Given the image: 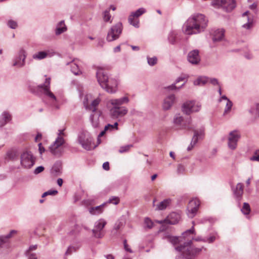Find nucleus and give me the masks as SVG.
<instances>
[{"mask_svg": "<svg viewBox=\"0 0 259 259\" xmlns=\"http://www.w3.org/2000/svg\"><path fill=\"white\" fill-rule=\"evenodd\" d=\"M57 193L58 191L57 190H49L44 193L41 197L44 198L48 195H55Z\"/></svg>", "mask_w": 259, "mask_h": 259, "instance_id": "obj_47", "label": "nucleus"}, {"mask_svg": "<svg viewBox=\"0 0 259 259\" xmlns=\"http://www.w3.org/2000/svg\"><path fill=\"white\" fill-rule=\"evenodd\" d=\"M250 113H259V103L254 104L248 110Z\"/></svg>", "mask_w": 259, "mask_h": 259, "instance_id": "obj_38", "label": "nucleus"}, {"mask_svg": "<svg viewBox=\"0 0 259 259\" xmlns=\"http://www.w3.org/2000/svg\"><path fill=\"white\" fill-rule=\"evenodd\" d=\"M203 247L197 248L192 245V240L185 242L183 245L175 247L177 251L182 252V255L185 259H194Z\"/></svg>", "mask_w": 259, "mask_h": 259, "instance_id": "obj_2", "label": "nucleus"}, {"mask_svg": "<svg viewBox=\"0 0 259 259\" xmlns=\"http://www.w3.org/2000/svg\"><path fill=\"white\" fill-rule=\"evenodd\" d=\"M251 161H259V150L256 151L254 155L250 158Z\"/></svg>", "mask_w": 259, "mask_h": 259, "instance_id": "obj_50", "label": "nucleus"}, {"mask_svg": "<svg viewBox=\"0 0 259 259\" xmlns=\"http://www.w3.org/2000/svg\"><path fill=\"white\" fill-rule=\"evenodd\" d=\"M197 142H196V139H192L190 145L187 148V150L188 151H191L193 149V148L195 146V145L197 144Z\"/></svg>", "mask_w": 259, "mask_h": 259, "instance_id": "obj_52", "label": "nucleus"}, {"mask_svg": "<svg viewBox=\"0 0 259 259\" xmlns=\"http://www.w3.org/2000/svg\"><path fill=\"white\" fill-rule=\"evenodd\" d=\"M208 81L213 85L219 86L220 85L218 80L215 78H209Z\"/></svg>", "mask_w": 259, "mask_h": 259, "instance_id": "obj_51", "label": "nucleus"}, {"mask_svg": "<svg viewBox=\"0 0 259 259\" xmlns=\"http://www.w3.org/2000/svg\"><path fill=\"white\" fill-rule=\"evenodd\" d=\"M196 241H202L203 242H206V239L205 238H202L201 237H197L194 239Z\"/></svg>", "mask_w": 259, "mask_h": 259, "instance_id": "obj_60", "label": "nucleus"}, {"mask_svg": "<svg viewBox=\"0 0 259 259\" xmlns=\"http://www.w3.org/2000/svg\"><path fill=\"white\" fill-rule=\"evenodd\" d=\"M133 147L132 144L127 145L125 146H121L119 149V152L120 153H123L128 152L130 149Z\"/></svg>", "mask_w": 259, "mask_h": 259, "instance_id": "obj_41", "label": "nucleus"}, {"mask_svg": "<svg viewBox=\"0 0 259 259\" xmlns=\"http://www.w3.org/2000/svg\"><path fill=\"white\" fill-rule=\"evenodd\" d=\"M177 33L174 31H171L168 36V40L169 42L172 45H174L176 43V39Z\"/></svg>", "mask_w": 259, "mask_h": 259, "instance_id": "obj_35", "label": "nucleus"}, {"mask_svg": "<svg viewBox=\"0 0 259 259\" xmlns=\"http://www.w3.org/2000/svg\"><path fill=\"white\" fill-rule=\"evenodd\" d=\"M78 141L82 147L87 150H91L95 147L93 139L87 131H82L79 134Z\"/></svg>", "mask_w": 259, "mask_h": 259, "instance_id": "obj_7", "label": "nucleus"}, {"mask_svg": "<svg viewBox=\"0 0 259 259\" xmlns=\"http://www.w3.org/2000/svg\"><path fill=\"white\" fill-rule=\"evenodd\" d=\"M200 205L199 201L193 199L189 201L187 207V214L190 218H193L196 214Z\"/></svg>", "mask_w": 259, "mask_h": 259, "instance_id": "obj_15", "label": "nucleus"}, {"mask_svg": "<svg viewBox=\"0 0 259 259\" xmlns=\"http://www.w3.org/2000/svg\"><path fill=\"white\" fill-rule=\"evenodd\" d=\"M201 108V103L196 100H187L183 103L181 106L182 111L184 113L198 112Z\"/></svg>", "mask_w": 259, "mask_h": 259, "instance_id": "obj_9", "label": "nucleus"}, {"mask_svg": "<svg viewBox=\"0 0 259 259\" xmlns=\"http://www.w3.org/2000/svg\"><path fill=\"white\" fill-rule=\"evenodd\" d=\"M26 53L23 49H21L18 55L14 58L13 66L18 68H21L25 65Z\"/></svg>", "mask_w": 259, "mask_h": 259, "instance_id": "obj_13", "label": "nucleus"}, {"mask_svg": "<svg viewBox=\"0 0 259 259\" xmlns=\"http://www.w3.org/2000/svg\"><path fill=\"white\" fill-rule=\"evenodd\" d=\"M48 56V53L45 51H40L34 54L32 56L33 58L36 60H41L46 58Z\"/></svg>", "mask_w": 259, "mask_h": 259, "instance_id": "obj_33", "label": "nucleus"}, {"mask_svg": "<svg viewBox=\"0 0 259 259\" xmlns=\"http://www.w3.org/2000/svg\"><path fill=\"white\" fill-rule=\"evenodd\" d=\"M38 147H39V153L41 154L43 152H45V148L42 146V144L41 143H39L38 144Z\"/></svg>", "mask_w": 259, "mask_h": 259, "instance_id": "obj_61", "label": "nucleus"}, {"mask_svg": "<svg viewBox=\"0 0 259 259\" xmlns=\"http://www.w3.org/2000/svg\"><path fill=\"white\" fill-rule=\"evenodd\" d=\"M165 238H166L167 241L170 242L174 245L179 244L181 241L180 238L176 236L168 235L165 236Z\"/></svg>", "mask_w": 259, "mask_h": 259, "instance_id": "obj_34", "label": "nucleus"}, {"mask_svg": "<svg viewBox=\"0 0 259 259\" xmlns=\"http://www.w3.org/2000/svg\"><path fill=\"white\" fill-rule=\"evenodd\" d=\"M17 231L15 230H11L10 233L6 235L0 236V247L5 243L8 242L9 240L12 237V236L17 234Z\"/></svg>", "mask_w": 259, "mask_h": 259, "instance_id": "obj_26", "label": "nucleus"}, {"mask_svg": "<svg viewBox=\"0 0 259 259\" xmlns=\"http://www.w3.org/2000/svg\"><path fill=\"white\" fill-rule=\"evenodd\" d=\"M103 168L106 170H108L110 169L109 163L108 162H105L103 164Z\"/></svg>", "mask_w": 259, "mask_h": 259, "instance_id": "obj_59", "label": "nucleus"}, {"mask_svg": "<svg viewBox=\"0 0 259 259\" xmlns=\"http://www.w3.org/2000/svg\"><path fill=\"white\" fill-rule=\"evenodd\" d=\"M128 98L126 97L117 99H111L108 102V106L110 104L112 106L111 111L112 113H127V109L123 106H121L124 103L128 102Z\"/></svg>", "mask_w": 259, "mask_h": 259, "instance_id": "obj_8", "label": "nucleus"}, {"mask_svg": "<svg viewBox=\"0 0 259 259\" xmlns=\"http://www.w3.org/2000/svg\"><path fill=\"white\" fill-rule=\"evenodd\" d=\"M7 25L12 29H15L17 27V23L12 20H10L7 23Z\"/></svg>", "mask_w": 259, "mask_h": 259, "instance_id": "obj_46", "label": "nucleus"}, {"mask_svg": "<svg viewBox=\"0 0 259 259\" xmlns=\"http://www.w3.org/2000/svg\"><path fill=\"white\" fill-rule=\"evenodd\" d=\"M247 22L244 24L242 25V27L246 29H249L252 27L253 25V19L250 18L249 17H247Z\"/></svg>", "mask_w": 259, "mask_h": 259, "instance_id": "obj_40", "label": "nucleus"}, {"mask_svg": "<svg viewBox=\"0 0 259 259\" xmlns=\"http://www.w3.org/2000/svg\"><path fill=\"white\" fill-rule=\"evenodd\" d=\"M193 226L192 228L189 230H186L185 232L182 234V235L184 238H185L186 235L189 234H195V229L194 226L195 225V223L194 221L192 222Z\"/></svg>", "mask_w": 259, "mask_h": 259, "instance_id": "obj_44", "label": "nucleus"}, {"mask_svg": "<svg viewBox=\"0 0 259 259\" xmlns=\"http://www.w3.org/2000/svg\"><path fill=\"white\" fill-rule=\"evenodd\" d=\"M106 222L103 219H101L97 221L95 224V228L92 230V232L94 237L96 238H102L104 234L102 230L106 224Z\"/></svg>", "mask_w": 259, "mask_h": 259, "instance_id": "obj_14", "label": "nucleus"}, {"mask_svg": "<svg viewBox=\"0 0 259 259\" xmlns=\"http://www.w3.org/2000/svg\"><path fill=\"white\" fill-rule=\"evenodd\" d=\"M122 31V25L121 22H118L115 25L111 27L107 32L106 40L109 41H113L117 39Z\"/></svg>", "mask_w": 259, "mask_h": 259, "instance_id": "obj_10", "label": "nucleus"}, {"mask_svg": "<svg viewBox=\"0 0 259 259\" xmlns=\"http://www.w3.org/2000/svg\"><path fill=\"white\" fill-rule=\"evenodd\" d=\"M243 193V185L242 183H238L235 189L234 190V194L238 200H240Z\"/></svg>", "mask_w": 259, "mask_h": 259, "instance_id": "obj_27", "label": "nucleus"}, {"mask_svg": "<svg viewBox=\"0 0 259 259\" xmlns=\"http://www.w3.org/2000/svg\"><path fill=\"white\" fill-rule=\"evenodd\" d=\"M110 10H106L103 13V20L105 22H109L110 23L112 22V21L110 20L111 16L110 14Z\"/></svg>", "mask_w": 259, "mask_h": 259, "instance_id": "obj_37", "label": "nucleus"}, {"mask_svg": "<svg viewBox=\"0 0 259 259\" xmlns=\"http://www.w3.org/2000/svg\"><path fill=\"white\" fill-rule=\"evenodd\" d=\"M180 215L175 212L170 213L167 217L164 220V221H166L167 224L170 225L177 224L180 220Z\"/></svg>", "mask_w": 259, "mask_h": 259, "instance_id": "obj_22", "label": "nucleus"}, {"mask_svg": "<svg viewBox=\"0 0 259 259\" xmlns=\"http://www.w3.org/2000/svg\"><path fill=\"white\" fill-rule=\"evenodd\" d=\"M146 12L145 9L141 8L138 9L135 12L131 13V15L128 17V21L130 24L132 25L135 27H139V21H135L134 18L135 17L138 18L144 14Z\"/></svg>", "mask_w": 259, "mask_h": 259, "instance_id": "obj_17", "label": "nucleus"}, {"mask_svg": "<svg viewBox=\"0 0 259 259\" xmlns=\"http://www.w3.org/2000/svg\"><path fill=\"white\" fill-rule=\"evenodd\" d=\"M74 247H72V246H69L67 250H66V252H65V254L66 255H69L70 254L72 251L74 250Z\"/></svg>", "mask_w": 259, "mask_h": 259, "instance_id": "obj_57", "label": "nucleus"}, {"mask_svg": "<svg viewBox=\"0 0 259 259\" xmlns=\"http://www.w3.org/2000/svg\"><path fill=\"white\" fill-rule=\"evenodd\" d=\"M242 213L245 215L248 214L250 211V208L249 204L248 203L244 202L243 207L241 209Z\"/></svg>", "mask_w": 259, "mask_h": 259, "instance_id": "obj_39", "label": "nucleus"}, {"mask_svg": "<svg viewBox=\"0 0 259 259\" xmlns=\"http://www.w3.org/2000/svg\"><path fill=\"white\" fill-rule=\"evenodd\" d=\"M177 98L174 94L167 96L163 100L162 108L164 111L168 110L176 102Z\"/></svg>", "mask_w": 259, "mask_h": 259, "instance_id": "obj_19", "label": "nucleus"}, {"mask_svg": "<svg viewBox=\"0 0 259 259\" xmlns=\"http://www.w3.org/2000/svg\"><path fill=\"white\" fill-rule=\"evenodd\" d=\"M178 172L179 174H182L185 171V167L182 164H179L177 168Z\"/></svg>", "mask_w": 259, "mask_h": 259, "instance_id": "obj_55", "label": "nucleus"}, {"mask_svg": "<svg viewBox=\"0 0 259 259\" xmlns=\"http://www.w3.org/2000/svg\"><path fill=\"white\" fill-rule=\"evenodd\" d=\"M175 126L178 129H193V126L191 124V119L190 114H185V116H181L180 114H177L173 120Z\"/></svg>", "mask_w": 259, "mask_h": 259, "instance_id": "obj_5", "label": "nucleus"}, {"mask_svg": "<svg viewBox=\"0 0 259 259\" xmlns=\"http://www.w3.org/2000/svg\"><path fill=\"white\" fill-rule=\"evenodd\" d=\"M240 138L238 131L234 130L229 133L228 137L227 145L231 150H235L237 147L238 142Z\"/></svg>", "mask_w": 259, "mask_h": 259, "instance_id": "obj_11", "label": "nucleus"}, {"mask_svg": "<svg viewBox=\"0 0 259 259\" xmlns=\"http://www.w3.org/2000/svg\"><path fill=\"white\" fill-rule=\"evenodd\" d=\"M193 128L194 127L193 126ZM194 131V136L192 139H196V142H198L199 139H202L204 135V130L203 127H201L198 130L192 129Z\"/></svg>", "mask_w": 259, "mask_h": 259, "instance_id": "obj_28", "label": "nucleus"}, {"mask_svg": "<svg viewBox=\"0 0 259 259\" xmlns=\"http://www.w3.org/2000/svg\"><path fill=\"white\" fill-rule=\"evenodd\" d=\"M208 19L201 14H197L189 18L183 24L182 30L187 35L203 31L207 26Z\"/></svg>", "mask_w": 259, "mask_h": 259, "instance_id": "obj_1", "label": "nucleus"}, {"mask_svg": "<svg viewBox=\"0 0 259 259\" xmlns=\"http://www.w3.org/2000/svg\"><path fill=\"white\" fill-rule=\"evenodd\" d=\"M225 30L223 29H218L214 31L212 34V40L213 42L221 41L224 36Z\"/></svg>", "mask_w": 259, "mask_h": 259, "instance_id": "obj_24", "label": "nucleus"}, {"mask_svg": "<svg viewBox=\"0 0 259 259\" xmlns=\"http://www.w3.org/2000/svg\"><path fill=\"white\" fill-rule=\"evenodd\" d=\"M79 97L82 100L83 107L87 112H96L97 108L101 102L100 98L93 99L92 95L90 94H87L84 95L83 92L79 91Z\"/></svg>", "mask_w": 259, "mask_h": 259, "instance_id": "obj_3", "label": "nucleus"}, {"mask_svg": "<svg viewBox=\"0 0 259 259\" xmlns=\"http://www.w3.org/2000/svg\"><path fill=\"white\" fill-rule=\"evenodd\" d=\"M101 114H92L90 117L93 126L94 128H98L100 127V124L103 121L104 117L101 116Z\"/></svg>", "mask_w": 259, "mask_h": 259, "instance_id": "obj_23", "label": "nucleus"}, {"mask_svg": "<svg viewBox=\"0 0 259 259\" xmlns=\"http://www.w3.org/2000/svg\"><path fill=\"white\" fill-rule=\"evenodd\" d=\"M185 79V78L183 76H180L178 78H177V79L175 81L176 83H178V82L183 81Z\"/></svg>", "mask_w": 259, "mask_h": 259, "instance_id": "obj_63", "label": "nucleus"}, {"mask_svg": "<svg viewBox=\"0 0 259 259\" xmlns=\"http://www.w3.org/2000/svg\"><path fill=\"white\" fill-rule=\"evenodd\" d=\"M117 80L115 78L110 77L106 82V87H102V88L107 92L113 94L117 91Z\"/></svg>", "mask_w": 259, "mask_h": 259, "instance_id": "obj_18", "label": "nucleus"}, {"mask_svg": "<svg viewBox=\"0 0 259 259\" xmlns=\"http://www.w3.org/2000/svg\"><path fill=\"white\" fill-rule=\"evenodd\" d=\"M96 76L98 83L101 87H105L106 82L109 78L106 71L104 70L102 68H99L97 69L96 72Z\"/></svg>", "mask_w": 259, "mask_h": 259, "instance_id": "obj_16", "label": "nucleus"}, {"mask_svg": "<svg viewBox=\"0 0 259 259\" xmlns=\"http://www.w3.org/2000/svg\"><path fill=\"white\" fill-rule=\"evenodd\" d=\"M50 77L47 78L44 84L37 85V87H29V90L31 93L36 95H39V93H43L48 96L53 101H56V98L54 94L50 91Z\"/></svg>", "mask_w": 259, "mask_h": 259, "instance_id": "obj_4", "label": "nucleus"}, {"mask_svg": "<svg viewBox=\"0 0 259 259\" xmlns=\"http://www.w3.org/2000/svg\"><path fill=\"white\" fill-rule=\"evenodd\" d=\"M105 131H108L109 130H112L113 129V126L112 124H108L105 126Z\"/></svg>", "mask_w": 259, "mask_h": 259, "instance_id": "obj_62", "label": "nucleus"}, {"mask_svg": "<svg viewBox=\"0 0 259 259\" xmlns=\"http://www.w3.org/2000/svg\"><path fill=\"white\" fill-rule=\"evenodd\" d=\"M28 259H37V256L35 253H28Z\"/></svg>", "mask_w": 259, "mask_h": 259, "instance_id": "obj_58", "label": "nucleus"}, {"mask_svg": "<svg viewBox=\"0 0 259 259\" xmlns=\"http://www.w3.org/2000/svg\"><path fill=\"white\" fill-rule=\"evenodd\" d=\"M119 202V198L118 197L113 196L111 197L108 201V203H113L115 205L118 204Z\"/></svg>", "mask_w": 259, "mask_h": 259, "instance_id": "obj_45", "label": "nucleus"}, {"mask_svg": "<svg viewBox=\"0 0 259 259\" xmlns=\"http://www.w3.org/2000/svg\"><path fill=\"white\" fill-rule=\"evenodd\" d=\"M44 170V167H43L42 166H39L35 169V170L34 171V173L36 175L38 174L40 172H42Z\"/></svg>", "mask_w": 259, "mask_h": 259, "instance_id": "obj_54", "label": "nucleus"}, {"mask_svg": "<svg viewBox=\"0 0 259 259\" xmlns=\"http://www.w3.org/2000/svg\"><path fill=\"white\" fill-rule=\"evenodd\" d=\"M144 223L148 228L151 229L153 226L152 221L148 218H145Z\"/></svg>", "mask_w": 259, "mask_h": 259, "instance_id": "obj_49", "label": "nucleus"}, {"mask_svg": "<svg viewBox=\"0 0 259 259\" xmlns=\"http://www.w3.org/2000/svg\"><path fill=\"white\" fill-rule=\"evenodd\" d=\"M64 131V129L58 130L57 138L49 147L52 154L58 157L60 156L62 152L59 148L65 143V140L63 138L65 135Z\"/></svg>", "mask_w": 259, "mask_h": 259, "instance_id": "obj_6", "label": "nucleus"}, {"mask_svg": "<svg viewBox=\"0 0 259 259\" xmlns=\"http://www.w3.org/2000/svg\"><path fill=\"white\" fill-rule=\"evenodd\" d=\"M11 119V114H2L0 116V126H4Z\"/></svg>", "mask_w": 259, "mask_h": 259, "instance_id": "obj_32", "label": "nucleus"}, {"mask_svg": "<svg viewBox=\"0 0 259 259\" xmlns=\"http://www.w3.org/2000/svg\"><path fill=\"white\" fill-rule=\"evenodd\" d=\"M250 9L252 10H256L257 8V4L256 3H253L249 7Z\"/></svg>", "mask_w": 259, "mask_h": 259, "instance_id": "obj_64", "label": "nucleus"}, {"mask_svg": "<svg viewBox=\"0 0 259 259\" xmlns=\"http://www.w3.org/2000/svg\"><path fill=\"white\" fill-rule=\"evenodd\" d=\"M185 83L184 82V83H183L182 84L181 86H180L179 87H177L176 85V84L177 83H176V82H175L174 83L171 84L170 85H168V86L164 87V89H166V90H180L181 88H182L185 85Z\"/></svg>", "mask_w": 259, "mask_h": 259, "instance_id": "obj_42", "label": "nucleus"}, {"mask_svg": "<svg viewBox=\"0 0 259 259\" xmlns=\"http://www.w3.org/2000/svg\"><path fill=\"white\" fill-rule=\"evenodd\" d=\"M67 28L63 20L61 21L57 25L55 33L57 35H60L66 31Z\"/></svg>", "mask_w": 259, "mask_h": 259, "instance_id": "obj_30", "label": "nucleus"}, {"mask_svg": "<svg viewBox=\"0 0 259 259\" xmlns=\"http://www.w3.org/2000/svg\"><path fill=\"white\" fill-rule=\"evenodd\" d=\"M123 245L124 249L130 253H133L132 250L129 247L128 245L127 244L126 240H124L123 241Z\"/></svg>", "mask_w": 259, "mask_h": 259, "instance_id": "obj_53", "label": "nucleus"}, {"mask_svg": "<svg viewBox=\"0 0 259 259\" xmlns=\"http://www.w3.org/2000/svg\"><path fill=\"white\" fill-rule=\"evenodd\" d=\"M17 152L14 151H9L7 152L6 159L13 160L17 157Z\"/></svg>", "mask_w": 259, "mask_h": 259, "instance_id": "obj_36", "label": "nucleus"}, {"mask_svg": "<svg viewBox=\"0 0 259 259\" xmlns=\"http://www.w3.org/2000/svg\"><path fill=\"white\" fill-rule=\"evenodd\" d=\"M67 65L70 64L71 71L75 75H79L81 73L79 69L78 65L77 62H75V60H72L70 63H67Z\"/></svg>", "mask_w": 259, "mask_h": 259, "instance_id": "obj_29", "label": "nucleus"}, {"mask_svg": "<svg viewBox=\"0 0 259 259\" xmlns=\"http://www.w3.org/2000/svg\"><path fill=\"white\" fill-rule=\"evenodd\" d=\"M209 77L206 76H200L194 81L195 85H204L208 82Z\"/></svg>", "mask_w": 259, "mask_h": 259, "instance_id": "obj_31", "label": "nucleus"}, {"mask_svg": "<svg viewBox=\"0 0 259 259\" xmlns=\"http://www.w3.org/2000/svg\"><path fill=\"white\" fill-rule=\"evenodd\" d=\"M188 61L192 64H198L200 61L199 51L198 50H194L190 51L187 56Z\"/></svg>", "mask_w": 259, "mask_h": 259, "instance_id": "obj_20", "label": "nucleus"}, {"mask_svg": "<svg viewBox=\"0 0 259 259\" xmlns=\"http://www.w3.org/2000/svg\"><path fill=\"white\" fill-rule=\"evenodd\" d=\"M156 199L155 198L153 201V205L156 206L155 210H162L166 209L171 203V199L167 198L159 202L157 205H155Z\"/></svg>", "mask_w": 259, "mask_h": 259, "instance_id": "obj_21", "label": "nucleus"}, {"mask_svg": "<svg viewBox=\"0 0 259 259\" xmlns=\"http://www.w3.org/2000/svg\"><path fill=\"white\" fill-rule=\"evenodd\" d=\"M106 204V203H104L99 206L91 207L89 208V211L92 215H99L103 212Z\"/></svg>", "mask_w": 259, "mask_h": 259, "instance_id": "obj_25", "label": "nucleus"}, {"mask_svg": "<svg viewBox=\"0 0 259 259\" xmlns=\"http://www.w3.org/2000/svg\"><path fill=\"white\" fill-rule=\"evenodd\" d=\"M35 159L31 152H24L21 155V164L25 168H30L34 164Z\"/></svg>", "mask_w": 259, "mask_h": 259, "instance_id": "obj_12", "label": "nucleus"}, {"mask_svg": "<svg viewBox=\"0 0 259 259\" xmlns=\"http://www.w3.org/2000/svg\"><path fill=\"white\" fill-rule=\"evenodd\" d=\"M205 239H206V242L211 243L214 241V240L216 239V237L214 235H211L209 237Z\"/></svg>", "mask_w": 259, "mask_h": 259, "instance_id": "obj_56", "label": "nucleus"}, {"mask_svg": "<svg viewBox=\"0 0 259 259\" xmlns=\"http://www.w3.org/2000/svg\"><path fill=\"white\" fill-rule=\"evenodd\" d=\"M148 64L151 66H154L157 63V59L156 57L150 58L149 56L147 57Z\"/></svg>", "mask_w": 259, "mask_h": 259, "instance_id": "obj_43", "label": "nucleus"}, {"mask_svg": "<svg viewBox=\"0 0 259 259\" xmlns=\"http://www.w3.org/2000/svg\"><path fill=\"white\" fill-rule=\"evenodd\" d=\"M232 106H233L232 102L230 100H228V102H227V104L226 105V107L225 109V112L226 113V112H230Z\"/></svg>", "mask_w": 259, "mask_h": 259, "instance_id": "obj_48", "label": "nucleus"}]
</instances>
